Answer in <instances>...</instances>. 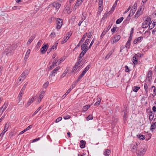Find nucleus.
Returning <instances> with one entry per match:
<instances>
[{
	"mask_svg": "<svg viewBox=\"0 0 156 156\" xmlns=\"http://www.w3.org/2000/svg\"><path fill=\"white\" fill-rule=\"evenodd\" d=\"M58 62V60H57V59H56V58L54 59L53 62L52 63V64L54 66L55 65V64L57 63Z\"/></svg>",
	"mask_w": 156,
	"mask_h": 156,
	"instance_id": "54",
	"label": "nucleus"
},
{
	"mask_svg": "<svg viewBox=\"0 0 156 156\" xmlns=\"http://www.w3.org/2000/svg\"><path fill=\"white\" fill-rule=\"evenodd\" d=\"M131 151L133 152H136V147L135 145L133 144H131L130 147Z\"/></svg>",
	"mask_w": 156,
	"mask_h": 156,
	"instance_id": "18",
	"label": "nucleus"
},
{
	"mask_svg": "<svg viewBox=\"0 0 156 156\" xmlns=\"http://www.w3.org/2000/svg\"><path fill=\"white\" fill-rule=\"evenodd\" d=\"M136 4H135L133 6L131 10H130V13L129 14L128 16H131L135 13L136 9Z\"/></svg>",
	"mask_w": 156,
	"mask_h": 156,
	"instance_id": "10",
	"label": "nucleus"
},
{
	"mask_svg": "<svg viewBox=\"0 0 156 156\" xmlns=\"http://www.w3.org/2000/svg\"><path fill=\"white\" fill-rule=\"evenodd\" d=\"M151 87L152 88H154V90H153V92H154V96H155L156 95V93L155 92V90H156L155 87V86H152Z\"/></svg>",
	"mask_w": 156,
	"mask_h": 156,
	"instance_id": "57",
	"label": "nucleus"
},
{
	"mask_svg": "<svg viewBox=\"0 0 156 156\" xmlns=\"http://www.w3.org/2000/svg\"><path fill=\"white\" fill-rule=\"evenodd\" d=\"M41 107H40L39 108H38L34 112V113H33V114L32 115V116H34L40 110V109H41Z\"/></svg>",
	"mask_w": 156,
	"mask_h": 156,
	"instance_id": "38",
	"label": "nucleus"
},
{
	"mask_svg": "<svg viewBox=\"0 0 156 156\" xmlns=\"http://www.w3.org/2000/svg\"><path fill=\"white\" fill-rule=\"evenodd\" d=\"M84 0H77L75 5V7L78 8L79 6L80 5Z\"/></svg>",
	"mask_w": 156,
	"mask_h": 156,
	"instance_id": "19",
	"label": "nucleus"
},
{
	"mask_svg": "<svg viewBox=\"0 0 156 156\" xmlns=\"http://www.w3.org/2000/svg\"><path fill=\"white\" fill-rule=\"evenodd\" d=\"M89 40H86V41H85L83 44H82L81 46V50H83L85 47H86V46H87V45L88 44Z\"/></svg>",
	"mask_w": 156,
	"mask_h": 156,
	"instance_id": "20",
	"label": "nucleus"
},
{
	"mask_svg": "<svg viewBox=\"0 0 156 156\" xmlns=\"http://www.w3.org/2000/svg\"><path fill=\"white\" fill-rule=\"evenodd\" d=\"M42 41L41 40H40L38 42V43L37 45V46H36V47L37 48L40 47L41 44V43H42Z\"/></svg>",
	"mask_w": 156,
	"mask_h": 156,
	"instance_id": "43",
	"label": "nucleus"
},
{
	"mask_svg": "<svg viewBox=\"0 0 156 156\" xmlns=\"http://www.w3.org/2000/svg\"><path fill=\"white\" fill-rule=\"evenodd\" d=\"M152 72L151 70H149L147 75L145 82L147 83L148 86H150L153 81Z\"/></svg>",
	"mask_w": 156,
	"mask_h": 156,
	"instance_id": "3",
	"label": "nucleus"
},
{
	"mask_svg": "<svg viewBox=\"0 0 156 156\" xmlns=\"http://www.w3.org/2000/svg\"><path fill=\"white\" fill-rule=\"evenodd\" d=\"M139 138L140 140H143L145 139V136L142 134H140L139 135Z\"/></svg>",
	"mask_w": 156,
	"mask_h": 156,
	"instance_id": "37",
	"label": "nucleus"
},
{
	"mask_svg": "<svg viewBox=\"0 0 156 156\" xmlns=\"http://www.w3.org/2000/svg\"><path fill=\"white\" fill-rule=\"evenodd\" d=\"M133 92H136V86H134L133 87Z\"/></svg>",
	"mask_w": 156,
	"mask_h": 156,
	"instance_id": "64",
	"label": "nucleus"
},
{
	"mask_svg": "<svg viewBox=\"0 0 156 156\" xmlns=\"http://www.w3.org/2000/svg\"><path fill=\"white\" fill-rule=\"evenodd\" d=\"M119 40H113L109 41L108 43H111V44H113L114 43L118 41Z\"/></svg>",
	"mask_w": 156,
	"mask_h": 156,
	"instance_id": "39",
	"label": "nucleus"
},
{
	"mask_svg": "<svg viewBox=\"0 0 156 156\" xmlns=\"http://www.w3.org/2000/svg\"><path fill=\"white\" fill-rule=\"evenodd\" d=\"M48 47L47 44L42 46L40 49L41 52L42 54H44L47 50Z\"/></svg>",
	"mask_w": 156,
	"mask_h": 156,
	"instance_id": "12",
	"label": "nucleus"
},
{
	"mask_svg": "<svg viewBox=\"0 0 156 156\" xmlns=\"http://www.w3.org/2000/svg\"><path fill=\"white\" fill-rule=\"evenodd\" d=\"M111 27V25H108V27L105 28L104 30H105L106 31L108 32V30H109V29H110Z\"/></svg>",
	"mask_w": 156,
	"mask_h": 156,
	"instance_id": "50",
	"label": "nucleus"
},
{
	"mask_svg": "<svg viewBox=\"0 0 156 156\" xmlns=\"http://www.w3.org/2000/svg\"><path fill=\"white\" fill-rule=\"evenodd\" d=\"M148 86L147 83H145L144 84V88L146 92H148Z\"/></svg>",
	"mask_w": 156,
	"mask_h": 156,
	"instance_id": "35",
	"label": "nucleus"
},
{
	"mask_svg": "<svg viewBox=\"0 0 156 156\" xmlns=\"http://www.w3.org/2000/svg\"><path fill=\"white\" fill-rule=\"evenodd\" d=\"M59 68V67H57L51 72L49 76V79L51 80H53V77L55 76V74L57 73V71L58 70Z\"/></svg>",
	"mask_w": 156,
	"mask_h": 156,
	"instance_id": "7",
	"label": "nucleus"
},
{
	"mask_svg": "<svg viewBox=\"0 0 156 156\" xmlns=\"http://www.w3.org/2000/svg\"><path fill=\"white\" fill-rule=\"evenodd\" d=\"M125 71L126 72H129L130 70H129V69L128 67V66H125Z\"/></svg>",
	"mask_w": 156,
	"mask_h": 156,
	"instance_id": "60",
	"label": "nucleus"
},
{
	"mask_svg": "<svg viewBox=\"0 0 156 156\" xmlns=\"http://www.w3.org/2000/svg\"><path fill=\"white\" fill-rule=\"evenodd\" d=\"M134 30V28H132L131 29V30L130 32V36L129 37V39H132V38L133 34V33Z\"/></svg>",
	"mask_w": 156,
	"mask_h": 156,
	"instance_id": "34",
	"label": "nucleus"
},
{
	"mask_svg": "<svg viewBox=\"0 0 156 156\" xmlns=\"http://www.w3.org/2000/svg\"><path fill=\"white\" fill-rule=\"evenodd\" d=\"M131 40H128L127 42L126 43L125 47L128 49L129 48Z\"/></svg>",
	"mask_w": 156,
	"mask_h": 156,
	"instance_id": "22",
	"label": "nucleus"
},
{
	"mask_svg": "<svg viewBox=\"0 0 156 156\" xmlns=\"http://www.w3.org/2000/svg\"><path fill=\"white\" fill-rule=\"evenodd\" d=\"M62 119V117H59L58 118L55 120V122L57 123L61 121Z\"/></svg>",
	"mask_w": 156,
	"mask_h": 156,
	"instance_id": "55",
	"label": "nucleus"
},
{
	"mask_svg": "<svg viewBox=\"0 0 156 156\" xmlns=\"http://www.w3.org/2000/svg\"><path fill=\"white\" fill-rule=\"evenodd\" d=\"M77 80L76 81H75L74 82L71 86H70L71 87H72L73 88L74 87H75L77 84V83L78 82Z\"/></svg>",
	"mask_w": 156,
	"mask_h": 156,
	"instance_id": "41",
	"label": "nucleus"
},
{
	"mask_svg": "<svg viewBox=\"0 0 156 156\" xmlns=\"http://www.w3.org/2000/svg\"><path fill=\"white\" fill-rule=\"evenodd\" d=\"M90 107L89 105H86L83 106V108L82 109V112L86 111Z\"/></svg>",
	"mask_w": 156,
	"mask_h": 156,
	"instance_id": "28",
	"label": "nucleus"
},
{
	"mask_svg": "<svg viewBox=\"0 0 156 156\" xmlns=\"http://www.w3.org/2000/svg\"><path fill=\"white\" fill-rule=\"evenodd\" d=\"M55 34L54 32H52L50 35L51 38H53L55 37Z\"/></svg>",
	"mask_w": 156,
	"mask_h": 156,
	"instance_id": "42",
	"label": "nucleus"
},
{
	"mask_svg": "<svg viewBox=\"0 0 156 156\" xmlns=\"http://www.w3.org/2000/svg\"><path fill=\"white\" fill-rule=\"evenodd\" d=\"M113 51H111L110 52H109L106 55V58H109L110 56L112 55Z\"/></svg>",
	"mask_w": 156,
	"mask_h": 156,
	"instance_id": "51",
	"label": "nucleus"
},
{
	"mask_svg": "<svg viewBox=\"0 0 156 156\" xmlns=\"http://www.w3.org/2000/svg\"><path fill=\"white\" fill-rule=\"evenodd\" d=\"M61 5L58 2H54L49 5L48 6V9L51 8V11L55 10V11L54 12V13H55L58 11Z\"/></svg>",
	"mask_w": 156,
	"mask_h": 156,
	"instance_id": "1",
	"label": "nucleus"
},
{
	"mask_svg": "<svg viewBox=\"0 0 156 156\" xmlns=\"http://www.w3.org/2000/svg\"><path fill=\"white\" fill-rule=\"evenodd\" d=\"M64 119H67L70 118V116L69 115H67L66 116H65L63 117Z\"/></svg>",
	"mask_w": 156,
	"mask_h": 156,
	"instance_id": "62",
	"label": "nucleus"
},
{
	"mask_svg": "<svg viewBox=\"0 0 156 156\" xmlns=\"http://www.w3.org/2000/svg\"><path fill=\"white\" fill-rule=\"evenodd\" d=\"M155 129H156V122H153L152 123L150 130L151 131L153 132L154 130Z\"/></svg>",
	"mask_w": 156,
	"mask_h": 156,
	"instance_id": "15",
	"label": "nucleus"
},
{
	"mask_svg": "<svg viewBox=\"0 0 156 156\" xmlns=\"http://www.w3.org/2000/svg\"><path fill=\"white\" fill-rule=\"evenodd\" d=\"M103 8L102 6H99L98 8V12L100 13L103 10Z\"/></svg>",
	"mask_w": 156,
	"mask_h": 156,
	"instance_id": "49",
	"label": "nucleus"
},
{
	"mask_svg": "<svg viewBox=\"0 0 156 156\" xmlns=\"http://www.w3.org/2000/svg\"><path fill=\"white\" fill-rule=\"evenodd\" d=\"M7 105L5 103H4L3 105L0 108H2V109H1V113H2L4 111V110L7 107Z\"/></svg>",
	"mask_w": 156,
	"mask_h": 156,
	"instance_id": "26",
	"label": "nucleus"
},
{
	"mask_svg": "<svg viewBox=\"0 0 156 156\" xmlns=\"http://www.w3.org/2000/svg\"><path fill=\"white\" fill-rule=\"evenodd\" d=\"M154 117V114H152V112L151 111L150 113V115H149V120L151 121L153 119Z\"/></svg>",
	"mask_w": 156,
	"mask_h": 156,
	"instance_id": "30",
	"label": "nucleus"
},
{
	"mask_svg": "<svg viewBox=\"0 0 156 156\" xmlns=\"http://www.w3.org/2000/svg\"><path fill=\"white\" fill-rule=\"evenodd\" d=\"M41 94L39 96V99L41 100L43 97L44 94V91H42L41 92Z\"/></svg>",
	"mask_w": 156,
	"mask_h": 156,
	"instance_id": "36",
	"label": "nucleus"
},
{
	"mask_svg": "<svg viewBox=\"0 0 156 156\" xmlns=\"http://www.w3.org/2000/svg\"><path fill=\"white\" fill-rule=\"evenodd\" d=\"M146 151V149L144 148L140 147L139 148L137 151V156H144L145 154Z\"/></svg>",
	"mask_w": 156,
	"mask_h": 156,
	"instance_id": "6",
	"label": "nucleus"
},
{
	"mask_svg": "<svg viewBox=\"0 0 156 156\" xmlns=\"http://www.w3.org/2000/svg\"><path fill=\"white\" fill-rule=\"evenodd\" d=\"M92 34H93V33L92 31L89 32L88 34H87V38H90L91 37Z\"/></svg>",
	"mask_w": 156,
	"mask_h": 156,
	"instance_id": "40",
	"label": "nucleus"
},
{
	"mask_svg": "<svg viewBox=\"0 0 156 156\" xmlns=\"http://www.w3.org/2000/svg\"><path fill=\"white\" fill-rule=\"evenodd\" d=\"M83 75H82L81 74L80 76L78 77V78L77 80H76L78 82H79L80 80L83 77Z\"/></svg>",
	"mask_w": 156,
	"mask_h": 156,
	"instance_id": "59",
	"label": "nucleus"
},
{
	"mask_svg": "<svg viewBox=\"0 0 156 156\" xmlns=\"http://www.w3.org/2000/svg\"><path fill=\"white\" fill-rule=\"evenodd\" d=\"M90 67V65H89L84 69L83 70L86 72L89 70Z\"/></svg>",
	"mask_w": 156,
	"mask_h": 156,
	"instance_id": "47",
	"label": "nucleus"
},
{
	"mask_svg": "<svg viewBox=\"0 0 156 156\" xmlns=\"http://www.w3.org/2000/svg\"><path fill=\"white\" fill-rule=\"evenodd\" d=\"M97 101L95 103L94 105V106H98V105L101 102V99L99 98H97Z\"/></svg>",
	"mask_w": 156,
	"mask_h": 156,
	"instance_id": "33",
	"label": "nucleus"
},
{
	"mask_svg": "<svg viewBox=\"0 0 156 156\" xmlns=\"http://www.w3.org/2000/svg\"><path fill=\"white\" fill-rule=\"evenodd\" d=\"M86 16H85V14L83 13L81 20H84L86 19Z\"/></svg>",
	"mask_w": 156,
	"mask_h": 156,
	"instance_id": "53",
	"label": "nucleus"
},
{
	"mask_svg": "<svg viewBox=\"0 0 156 156\" xmlns=\"http://www.w3.org/2000/svg\"><path fill=\"white\" fill-rule=\"evenodd\" d=\"M13 46H8L4 50L3 53L7 56H10L13 54Z\"/></svg>",
	"mask_w": 156,
	"mask_h": 156,
	"instance_id": "2",
	"label": "nucleus"
},
{
	"mask_svg": "<svg viewBox=\"0 0 156 156\" xmlns=\"http://www.w3.org/2000/svg\"><path fill=\"white\" fill-rule=\"evenodd\" d=\"M9 124L7 123L5 126L4 129L0 134V137H3L5 133L7 131V130L9 127Z\"/></svg>",
	"mask_w": 156,
	"mask_h": 156,
	"instance_id": "13",
	"label": "nucleus"
},
{
	"mask_svg": "<svg viewBox=\"0 0 156 156\" xmlns=\"http://www.w3.org/2000/svg\"><path fill=\"white\" fill-rule=\"evenodd\" d=\"M136 54H135L134 56H133V58H132V61L135 65L136 64Z\"/></svg>",
	"mask_w": 156,
	"mask_h": 156,
	"instance_id": "27",
	"label": "nucleus"
},
{
	"mask_svg": "<svg viewBox=\"0 0 156 156\" xmlns=\"http://www.w3.org/2000/svg\"><path fill=\"white\" fill-rule=\"evenodd\" d=\"M27 84V83H26L23 86V88H22L21 90L19 96H18V98H19V101H20L21 99V97H22L23 93V91L25 90Z\"/></svg>",
	"mask_w": 156,
	"mask_h": 156,
	"instance_id": "8",
	"label": "nucleus"
},
{
	"mask_svg": "<svg viewBox=\"0 0 156 156\" xmlns=\"http://www.w3.org/2000/svg\"><path fill=\"white\" fill-rule=\"evenodd\" d=\"M103 0H99L98 2L99 6H102Z\"/></svg>",
	"mask_w": 156,
	"mask_h": 156,
	"instance_id": "48",
	"label": "nucleus"
},
{
	"mask_svg": "<svg viewBox=\"0 0 156 156\" xmlns=\"http://www.w3.org/2000/svg\"><path fill=\"white\" fill-rule=\"evenodd\" d=\"M55 19L56 20V29H60L63 25V20L62 19L57 18H55Z\"/></svg>",
	"mask_w": 156,
	"mask_h": 156,
	"instance_id": "4",
	"label": "nucleus"
},
{
	"mask_svg": "<svg viewBox=\"0 0 156 156\" xmlns=\"http://www.w3.org/2000/svg\"><path fill=\"white\" fill-rule=\"evenodd\" d=\"M54 19H55V18L53 17H51L49 18L48 20V22L49 23H51L52 22V20H53Z\"/></svg>",
	"mask_w": 156,
	"mask_h": 156,
	"instance_id": "45",
	"label": "nucleus"
},
{
	"mask_svg": "<svg viewBox=\"0 0 156 156\" xmlns=\"http://www.w3.org/2000/svg\"><path fill=\"white\" fill-rule=\"evenodd\" d=\"M111 153L110 150L108 149H106L104 152V154L105 156H109Z\"/></svg>",
	"mask_w": 156,
	"mask_h": 156,
	"instance_id": "25",
	"label": "nucleus"
},
{
	"mask_svg": "<svg viewBox=\"0 0 156 156\" xmlns=\"http://www.w3.org/2000/svg\"><path fill=\"white\" fill-rule=\"evenodd\" d=\"M69 93L67 91L65 94H64L62 97V99H64L66 96Z\"/></svg>",
	"mask_w": 156,
	"mask_h": 156,
	"instance_id": "61",
	"label": "nucleus"
},
{
	"mask_svg": "<svg viewBox=\"0 0 156 156\" xmlns=\"http://www.w3.org/2000/svg\"><path fill=\"white\" fill-rule=\"evenodd\" d=\"M87 33H85L83 35V36L82 39H85L86 37L87 36Z\"/></svg>",
	"mask_w": 156,
	"mask_h": 156,
	"instance_id": "63",
	"label": "nucleus"
},
{
	"mask_svg": "<svg viewBox=\"0 0 156 156\" xmlns=\"http://www.w3.org/2000/svg\"><path fill=\"white\" fill-rule=\"evenodd\" d=\"M123 49H125L126 51H128L127 49V48H126L125 47V45H122L121 47L120 48V52H122V51H123Z\"/></svg>",
	"mask_w": 156,
	"mask_h": 156,
	"instance_id": "31",
	"label": "nucleus"
},
{
	"mask_svg": "<svg viewBox=\"0 0 156 156\" xmlns=\"http://www.w3.org/2000/svg\"><path fill=\"white\" fill-rule=\"evenodd\" d=\"M144 6L143 5H141L137 11V17L142 14L143 13Z\"/></svg>",
	"mask_w": 156,
	"mask_h": 156,
	"instance_id": "9",
	"label": "nucleus"
},
{
	"mask_svg": "<svg viewBox=\"0 0 156 156\" xmlns=\"http://www.w3.org/2000/svg\"><path fill=\"white\" fill-rule=\"evenodd\" d=\"M30 51V49H28L26 53V54L25 55V59H27V58L29 57Z\"/></svg>",
	"mask_w": 156,
	"mask_h": 156,
	"instance_id": "32",
	"label": "nucleus"
},
{
	"mask_svg": "<svg viewBox=\"0 0 156 156\" xmlns=\"http://www.w3.org/2000/svg\"><path fill=\"white\" fill-rule=\"evenodd\" d=\"M29 72L28 70H24L23 73L20 75L21 77L23 78V80L26 77L28 74Z\"/></svg>",
	"mask_w": 156,
	"mask_h": 156,
	"instance_id": "14",
	"label": "nucleus"
},
{
	"mask_svg": "<svg viewBox=\"0 0 156 156\" xmlns=\"http://www.w3.org/2000/svg\"><path fill=\"white\" fill-rule=\"evenodd\" d=\"M58 43V41H57L54 44V45L51 47V48H49L48 50L47 53H49L51 50H54V49L56 50L57 48V44Z\"/></svg>",
	"mask_w": 156,
	"mask_h": 156,
	"instance_id": "11",
	"label": "nucleus"
},
{
	"mask_svg": "<svg viewBox=\"0 0 156 156\" xmlns=\"http://www.w3.org/2000/svg\"><path fill=\"white\" fill-rule=\"evenodd\" d=\"M134 93L135 92H134L131 91V94H131V97H132L134 98L135 97H136V94H134Z\"/></svg>",
	"mask_w": 156,
	"mask_h": 156,
	"instance_id": "58",
	"label": "nucleus"
},
{
	"mask_svg": "<svg viewBox=\"0 0 156 156\" xmlns=\"http://www.w3.org/2000/svg\"><path fill=\"white\" fill-rule=\"evenodd\" d=\"M86 142L83 140H81L80 142V147L81 148H83L85 147Z\"/></svg>",
	"mask_w": 156,
	"mask_h": 156,
	"instance_id": "24",
	"label": "nucleus"
},
{
	"mask_svg": "<svg viewBox=\"0 0 156 156\" xmlns=\"http://www.w3.org/2000/svg\"><path fill=\"white\" fill-rule=\"evenodd\" d=\"M20 6H14L12 7V9L16 10L17 9H20Z\"/></svg>",
	"mask_w": 156,
	"mask_h": 156,
	"instance_id": "56",
	"label": "nucleus"
},
{
	"mask_svg": "<svg viewBox=\"0 0 156 156\" xmlns=\"http://www.w3.org/2000/svg\"><path fill=\"white\" fill-rule=\"evenodd\" d=\"M72 33V32L71 31L67 33L66 36L64 37V38H65V39H69Z\"/></svg>",
	"mask_w": 156,
	"mask_h": 156,
	"instance_id": "23",
	"label": "nucleus"
},
{
	"mask_svg": "<svg viewBox=\"0 0 156 156\" xmlns=\"http://www.w3.org/2000/svg\"><path fill=\"white\" fill-rule=\"evenodd\" d=\"M154 23H155L153 21H151L148 26V28L150 30L152 29L155 26Z\"/></svg>",
	"mask_w": 156,
	"mask_h": 156,
	"instance_id": "17",
	"label": "nucleus"
},
{
	"mask_svg": "<svg viewBox=\"0 0 156 156\" xmlns=\"http://www.w3.org/2000/svg\"><path fill=\"white\" fill-rule=\"evenodd\" d=\"M151 20V18L149 17H148L145 19L144 22L142 23V27L143 28H146L149 24V23Z\"/></svg>",
	"mask_w": 156,
	"mask_h": 156,
	"instance_id": "5",
	"label": "nucleus"
},
{
	"mask_svg": "<svg viewBox=\"0 0 156 156\" xmlns=\"http://www.w3.org/2000/svg\"><path fill=\"white\" fill-rule=\"evenodd\" d=\"M34 99V98L33 97H32L31 99H30L27 103V105H26V107L27 108L28 106H29L33 102Z\"/></svg>",
	"mask_w": 156,
	"mask_h": 156,
	"instance_id": "21",
	"label": "nucleus"
},
{
	"mask_svg": "<svg viewBox=\"0 0 156 156\" xmlns=\"http://www.w3.org/2000/svg\"><path fill=\"white\" fill-rule=\"evenodd\" d=\"M82 60V58H79V59L78 62L75 65V66L77 67L78 66V68H77L76 69V70L78 68H79L80 66H82V65H80V64Z\"/></svg>",
	"mask_w": 156,
	"mask_h": 156,
	"instance_id": "16",
	"label": "nucleus"
},
{
	"mask_svg": "<svg viewBox=\"0 0 156 156\" xmlns=\"http://www.w3.org/2000/svg\"><path fill=\"white\" fill-rule=\"evenodd\" d=\"M93 118V117L92 115H89L87 118V120H90L92 119Z\"/></svg>",
	"mask_w": 156,
	"mask_h": 156,
	"instance_id": "44",
	"label": "nucleus"
},
{
	"mask_svg": "<svg viewBox=\"0 0 156 156\" xmlns=\"http://www.w3.org/2000/svg\"><path fill=\"white\" fill-rule=\"evenodd\" d=\"M89 48H87V47L86 46V47H85L83 50H82V51L83 52L84 54H85L87 52V51L88 50Z\"/></svg>",
	"mask_w": 156,
	"mask_h": 156,
	"instance_id": "52",
	"label": "nucleus"
},
{
	"mask_svg": "<svg viewBox=\"0 0 156 156\" xmlns=\"http://www.w3.org/2000/svg\"><path fill=\"white\" fill-rule=\"evenodd\" d=\"M84 53L83 52V51H82L81 53L80 54L79 56V58H82L84 55L85 54H84Z\"/></svg>",
	"mask_w": 156,
	"mask_h": 156,
	"instance_id": "46",
	"label": "nucleus"
},
{
	"mask_svg": "<svg viewBox=\"0 0 156 156\" xmlns=\"http://www.w3.org/2000/svg\"><path fill=\"white\" fill-rule=\"evenodd\" d=\"M124 19V18L122 17L119 19H117L116 22V23L117 24H120Z\"/></svg>",
	"mask_w": 156,
	"mask_h": 156,
	"instance_id": "29",
	"label": "nucleus"
}]
</instances>
